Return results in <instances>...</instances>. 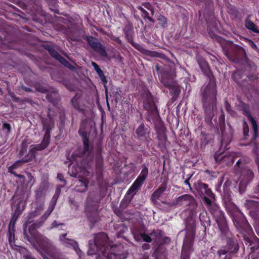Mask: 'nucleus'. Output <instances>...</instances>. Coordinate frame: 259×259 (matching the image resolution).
I'll use <instances>...</instances> for the list:
<instances>
[{
	"label": "nucleus",
	"instance_id": "obj_51",
	"mask_svg": "<svg viewBox=\"0 0 259 259\" xmlns=\"http://www.w3.org/2000/svg\"><path fill=\"white\" fill-rule=\"evenodd\" d=\"M66 121V116L64 111H62L59 115V124L60 126L63 127L65 125Z\"/></svg>",
	"mask_w": 259,
	"mask_h": 259
},
{
	"label": "nucleus",
	"instance_id": "obj_42",
	"mask_svg": "<svg viewBox=\"0 0 259 259\" xmlns=\"http://www.w3.org/2000/svg\"><path fill=\"white\" fill-rule=\"evenodd\" d=\"M168 89L174 98H177L181 92L180 87L175 83H172Z\"/></svg>",
	"mask_w": 259,
	"mask_h": 259
},
{
	"label": "nucleus",
	"instance_id": "obj_5",
	"mask_svg": "<svg viewBox=\"0 0 259 259\" xmlns=\"http://www.w3.org/2000/svg\"><path fill=\"white\" fill-rule=\"evenodd\" d=\"M233 223L246 242L249 243L252 252L259 248V239L254 237L252 240L250 238L252 230L243 214L238 210L236 213L232 215Z\"/></svg>",
	"mask_w": 259,
	"mask_h": 259
},
{
	"label": "nucleus",
	"instance_id": "obj_58",
	"mask_svg": "<svg viewBox=\"0 0 259 259\" xmlns=\"http://www.w3.org/2000/svg\"><path fill=\"white\" fill-rule=\"evenodd\" d=\"M43 193V188L40 187L38 190L35 191V198L38 200L40 199L42 196Z\"/></svg>",
	"mask_w": 259,
	"mask_h": 259
},
{
	"label": "nucleus",
	"instance_id": "obj_49",
	"mask_svg": "<svg viewBox=\"0 0 259 259\" xmlns=\"http://www.w3.org/2000/svg\"><path fill=\"white\" fill-rule=\"evenodd\" d=\"M160 81L161 83L166 88H168L172 83L169 78H165L164 76H161Z\"/></svg>",
	"mask_w": 259,
	"mask_h": 259
},
{
	"label": "nucleus",
	"instance_id": "obj_30",
	"mask_svg": "<svg viewBox=\"0 0 259 259\" xmlns=\"http://www.w3.org/2000/svg\"><path fill=\"white\" fill-rule=\"evenodd\" d=\"M44 207L42 205H39L36 207L33 211L30 212L27 215V220L25 223V225L29 224L33 222V219L39 215L42 211L43 210Z\"/></svg>",
	"mask_w": 259,
	"mask_h": 259
},
{
	"label": "nucleus",
	"instance_id": "obj_9",
	"mask_svg": "<svg viewBox=\"0 0 259 259\" xmlns=\"http://www.w3.org/2000/svg\"><path fill=\"white\" fill-rule=\"evenodd\" d=\"M172 205L176 207L181 206L193 213L197 208L198 203L192 195L184 194L176 198L173 201Z\"/></svg>",
	"mask_w": 259,
	"mask_h": 259
},
{
	"label": "nucleus",
	"instance_id": "obj_12",
	"mask_svg": "<svg viewBox=\"0 0 259 259\" xmlns=\"http://www.w3.org/2000/svg\"><path fill=\"white\" fill-rule=\"evenodd\" d=\"M142 169L140 175L127 190V195L132 194V193L140 189L147 179L148 175V168L145 164L142 165Z\"/></svg>",
	"mask_w": 259,
	"mask_h": 259
},
{
	"label": "nucleus",
	"instance_id": "obj_36",
	"mask_svg": "<svg viewBox=\"0 0 259 259\" xmlns=\"http://www.w3.org/2000/svg\"><path fill=\"white\" fill-rule=\"evenodd\" d=\"M143 7V6L142 5L138 6L137 7V9L141 12V15L142 17L145 20H148L152 23H154L155 22V20L150 16L149 13Z\"/></svg>",
	"mask_w": 259,
	"mask_h": 259
},
{
	"label": "nucleus",
	"instance_id": "obj_38",
	"mask_svg": "<svg viewBox=\"0 0 259 259\" xmlns=\"http://www.w3.org/2000/svg\"><path fill=\"white\" fill-rule=\"evenodd\" d=\"M147 114L146 116V120L151 122L154 121L158 117H159L158 110H147Z\"/></svg>",
	"mask_w": 259,
	"mask_h": 259
},
{
	"label": "nucleus",
	"instance_id": "obj_61",
	"mask_svg": "<svg viewBox=\"0 0 259 259\" xmlns=\"http://www.w3.org/2000/svg\"><path fill=\"white\" fill-rule=\"evenodd\" d=\"M224 106L226 111L229 113H231L233 111L231 109V106L227 100L225 101Z\"/></svg>",
	"mask_w": 259,
	"mask_h": 259
},
{
	"label": "nucleus",
	"instance_id": "obj_43",
	"mask_svg": "<svg viewBox=\"0 0 259 259\" xmlns=\"http://www.w3.org/2000/svg\"><path fill=\"white\" fill-rule=\"evenodd\" d=\"M207 184L203 183L201 181H198L194 185V188L198 192L203 193L205 189L207 188Z\"/></svg>",
	"mask_w": 259,
	"mask_h": 259
},
{
	"label": "nucleus",
	"instance_id": "obj_54",
	"mask_svg": "<svg viewBox=\"0 0 259 259\" xmlns=\"http://www.w3.org/2000/svg\"><path fill=\"white\" fill-rule=\"evenodd\" d=\"M243 132L244 137L246 138V137L248 136L249 127L247 122L245 121H243Z\"/></svg>",
	"mask_w": 259,
	"mask_h": 259
},
{
	"label": "nucleus",
	"instance_id": "obj_15",
	"mask_svg": "<svg viewBox=\"0 0 259 259\" xmlns=\"http://www.w3.org/2000/svg\"><path fill=\"white\" fill-rule=\"evenodd\" d=\"M88 42L89 45L94 51L98 53L101 56L106 57L108 54L105 47L99 42L96 38L92 36L86 35L84 38Z\"/></svg>",
	"mask_w": 259,
	"mask_h": 259
},
{
	"label": "nucleus",
	"instance_id": "obj_47",
	"mask_svg": "<svg viewBox=\"0 0 259 259\" xmlns=\"http://www.w3.org/2000/svg\"><path fill=\"white\" fill-rule=\"evenodd\" d=\"M71 104L77 110H79L80 109V104H79V97L77 96V95H75L72 99H71Z\"/></svg>",
	"mask_w": 259,
	"mask_h": 259
},
{
	"label": "nucleus",
	"instance_id": "obj_50",
	"mask_svg": "<svg viewBox=\"0 0 259 259\" xmlns=\"http://www.w3.org/2000/svg\"><path fill=\"white\" fill-rule=\"evenodd\" d=\"M157 20L159 22V23L162 27H165L167 23V20L165 16L162 15H160L158 16Z\"/></svg>",
	"mask_w": 259,
	"mask_h": 259
},
{
	"label": "nucleus",
	"instance_id": "obj_35",
	"mask_svg": "<svg viewBox=\"0 0 259 259\" xmlns=\"http://www.w3.org/2000/svg\"><path fill=\"white\" fill-rule=\"evenodd\" d=\"M7 39L2 40L0 41V53L1 54H9V52H4L6 49H15L14 47L13 42L12 41H8V43L6 42Z\"/></svg>",
	"mask_w": 259,
	"mask_h": 259
},
{
	"label": "nucleus",
	"instance_id": "obj_28",
	"mask_svg": "<svg viewBox=\"0 0 259 259\" xmlns=\"http://www.w3.org/2000/svg\"><path fill=\"white\" fill-rule=\"evenodd\" d=\"M25 208V205L23 204V203L22 200H20L18 201L16 205V208L14 211V212L13 214L12 217L11 223L13 221L14 223L17 220V219L19 217V216L21 214L22 211L24 210Z\"/></svg>",
	"mask_w": 259,
	"mask_h": 259
},
{
	"label": "nucleus",
	"instance_id": "obj_11",
	"mask_svg": "<svg viewBox=\"0 0 259 259\" xmlns=\"http://www.w3.org/2000/svg\"><path fill=\"white\" fill-rule=\"evenodd\" d=\"M186 235L184 239L182 252L191 253L193 251V246L195 235V227L193 225L187 226Z\"/></svg>",
	"mask_w": 259,
	"mask_h": 259
},
{
	"label": "nucleus",
	"instance_id": "obj_39",
	"mask_svg": "<svg viewBox=\"0 0 259 259\" xmlns=\"http://www.w3.org/2000/svg\"><path fill=\"white\" fill-rule=\"evenodd\" d=\"M146 230V229L144 225L141 226L140 227L136 228L133 232V235L135 240L138 241H140L141 236L139 235L140 234L142 235L143 233H145Z\"/></svg>",
	"mask_w": 259,
	"mask_h": 259
},
{
	"label": "nucleus",
	"instance_id": "obj_34",
	"mask_svg": "<svg viewBox=\"0 0 259 259\" xmlns=\"http://www.w3.org/2000/svg\"><path fill=\"white\" fill-rule=\"evenodd\" d=\"M199 218L201 225L204 227L205 230L207 226H210L211 221L206 211L201 212L199 214Z\"/></svg>",
	"mask_w": 259,
	"mask_h": 259
},
{
	"label": "nucleus",
	"instance_id": "obj_29",
	"mask_svg": "<svg viewBox=\"0 0 259 259\" xmlns=\"http://www.w3.org/2000/svg\"><path fill=\"white\" fill-rule=\"evenodd\" d=\"M30 162V159L27 157V156L23 157L21 159L17 160L12 165H11L8 169V171L9 173L14 175L13 172H16L14 169L19 168L22 163Z\"/></svg>",
	"mask_w": 259,
	"mask_h": 259
},
{
	"label": "nucleus",
	"instance_id": "obj_40",
	"mask_svg": "<svg viewBox=\"0 0 259 259\" xmlns=\"http://www.w3.org/2000/svg\"><path fill=\"white\" fill-rule=\"evenodd\" d=\"M245 27L254 33L259 34V30L255 24L251 20L247 19L245 20Z\"/></svg>",
	"mask_w": 259,
	"mask_h": 259
},
{
	"label": "nucleus",
	"instance_id": "obj_14",
	"mask_svg": "<svg viewBox=\"0 0 259 259\" xmlns=\"http://www.w3.org/2000/svg\"><path fill=\"white\" fill-rule=\"evenodd\" d=\"M135 133L137 136L138 139L146 142L147 146L152 141V139L150 137L151 133L150 127L148 125L145 124L143 122L136 128Z\"/></svg>",
	"mask_w": 259,
	"mask_h": 259
},
{
	"label": "nucleus",
	"instance_id": "obj_46",
	"mask_svg": "<svg viewBox=\"0 0 259 259\" xmlns=\"http://www.w3.org/2000/svg\"><path fill=\"white\" fill-rule=\"evenodd\" d=\"M163 235V232L161 230H153L150 233V235L155 237L156 239H160Z\"/></svg>",
	"mask_w": 259,
	"mask_h": 259
},
{
	"label": "nucleus",
	"instance_id": "obj_20",
	"mask_svg": "<svg viewBox=\"0 0 259 259\" xmlns=\"http://www.w3.org/2000/svg\"><path fill=\"white\" fill-rule=\"evenodd\" d=\"M242 113L244 115L246 116L252 124V128L253 130V135L251 142H253L256 140L258 136V127L257 123L255 119L251 116L248 107L246 105L242 106Z\"/></svg>",
	"mask_w": 259,
	"mask_h": 259
},
{
	"label": "nucleus",
	"instance_id": "obj_32",
	"mask_svg": "<svg viewBox=\"0 0 259 259\" xmlns=\"http://www.w3.org/2000/svg\"><path fill=\"white\" fill-rule=\"evenodd\" d=\"M66 233L61 234L59 236L60 241H62L63 243L66 246H71L75 249L76 247L78 246L77 242L73 239L67 238L66 237Z\"/></svg>",
	"mask_w": 259,
	"mask_h": 259
},
{
	"label": "nucleus",
	"instance_id": "obj_45",
	"mask_svg": "<svg viewBox=\"0 0 259 259\" xmlns=\"http://www.w3.org/2000/svg\"><path fill=\"white\" fill-rule=\"evenodd\" d=\"M57 60H58L64 66L67 67L70 70H74L75 69V67L73 66L67 60H66L61 55L59 57Z\"/></svg>",
	"mask_w": 259,
	"mask_h": 259
},
{
	"label": "nucleus",
	"instance_id": "obj_41",
	"mask_svg": "<svg viewBox=\"0 0 259 259\" xmlns=\"http://www.w3.org/2000/svg\"><path fill=\"white\" fill-rule=\"evenodd\" d=\"M135 192L134 193H133L132 196L129 198L128 197V195H127L126 194V195H127L126 196H125L121 201L120 203V206H119V208L122 210L123 209H125L127 207V206L129 205V204L131 203L132 199L133 198V197L135 194Z\"/></svg>",
	"mask_w": 259,
	"mask_h": 259
},
{
	"label": "nucleus",
	"instance_id": "obj_2",
	"mask_svg": "<svg viewBox=\"0 0 259 259\" xmlns=\"http://www.w3.org/2000/svg\"><path fill=\"white\" fill-rule=\"evenodd\" d=\"M197 63L204 74L209 79V83L202 87L200 92L205 121L208 123L211 122L214 116V110L217 108L218 92L215 79L208 63L204 58H198Z\"/></svg>",
	"mask_w": 259,
	"mask_h": 259
},
{
	"label": "nucleus",
	"instance_id": "obj_52",
	"mask_svg": "<svg viewBox=\"0 0 259 259\" xmlns=\"http://www.w3.org/2000/svg\"><path fill=\"white\" fill-rule=\"evenodd\" d=\"M139 236H141L140 240L142 239L143 240L146 242L150 243L152 241V239L151 237V236L150 235V234L148 235L146 233H143L142 235L140 234Z\"/></svg>",
	"mask_w": 259,
	"mask_h": 259
},
{
	"label": "nucleus",
	"instance_id": "obj_53",
	"mask_svg": "<svg viewBox=\"0 0 259 259\" xmlns=\"http://www.w3.org/2000/svg\"><path fill=\"white\" fill-rule=\"evenodd\" d=\"M244 63H245L252 70H256V66L252 61H250L248 58L247 60L244 61Z\"/></svg>",
	"mask_w": 259,
	"mask_h": 259
},
{
	"label": "nucleus",
	"instance_id": "obj_24",
	"mask_svg": "<svg viewBox=\"0 0 259 259\" xmlns=\"http://www.w3.org/2000/svg\"><path fill=\"white\" fill-rule=\"evenodd\" d=\"M143 107L146 110H157V107L154 101V98L150 92L146 95L143 101Z\"/></svg>",
	"mask_w": 259,
	"mask_h": 259
},
{
	"label": "nucleus",
	"instance_id": "obj_55",
	"mask_svg": "<svg viewBox=\"0 0 259 259\" xmlns=\"http://www.w3.org/2000/svg\"><path fill=\"white\" fill-rule=\"evenodd\" d=\"M56 113L54 110H52L51 108L48 109V117L49 118L54 119V117L56 116Z\"/></svg>",
	"mask_w": 259,
	"mask_h": 259
},
{
	"label": "nucleus",
	"instance_id": "obj_18",
	"mask_svg": "<svg viewBox=\"0 0 259 259\" xmlns=\"http://www.w3.org/2000/svg\"><path fill=\"white\" fill-rule=\"evenodd\" d=\"M81 153L82 152L79 153L78 151H75L72 154L71 158L69 159V160L71 162V163L70 164V165L73 164L74 161L77 163V158H81L85 155V154H84L83 155L81 156ZM80 171L81 167L79 166L78 163H76L74 164L72 166H70L69 167L68 174L71 177L75 178L77 177Z\"/></svg>",
	"mask_w": 259,
	"mask_h": 259
},
{
	"label": "nucleus",
	"instance_id": "obj_10",
	"mask_svg": "<svg viewBox=\"0 0 259 259\" xmlns=\"http://www.w3.org/2000/svg\"><path fill=\"white\" fill-rule=\"evenodd\" d=\"M103 145L102 141L98 140L95 144L93 151V157L95 162L96 172L98 180L103 178V157L102 156Z\"/></svg>",
	"mask_w": 259,
	"mask_h": 259
},
{
	"label": "nucleus",
	"instance_id": "obj_8",
	"mask_svg": "<svg viewBox=\"0 0 259 259\" xmlns=\"http://www.w3.org/2000/svg\"><path fill=\"white\" fill-rule=\"evenodd\" d=\"M246 162V158L242 157L237 161L234 166L235 172L240 173L239 185V190L240 193H242L245 191L246 187L252 180L254 177V174L252 170L245 166Z\"/></svg>",
	"mask_w": 259,
	"mask_h": 259
},
{
	"label": "nucleus",
	"instance_id": "obj_26",
	"mask_svg": "<svg viewBox=\"0 0 259 259\" xmlns=\"http://www.w3.org/2000/svg\"><path fill=\"white\" fill-rule=\"evenodd\" d=\"M92 65L94 67V69L97 73L98 75H99V77L100 78V79L103 83L104 87L105 89V94L106 97V99L107 100V95H108V90L107 89V85L106 84L107 83V80L106 79V76H105L103 71L102 70V69L100 68L99 66L94 62H92Z\"/></svg>",
	"mask_w": 259,
	"mask_h": 259
},
{
	"label": "nucleus",
	"instance_id": "obj_4",
	"mask_svg": "<svg viewBox=\"0 0 259 259\" xmlns=\"http://www.w3.org/2000/svg\"><path fill=\"white\" fill-rule=\"evenodd\" d=\"M106 193L107 189L101 187L88 192L85 201V211L88 219L93 224H95L99 220V204Z\"/></svg>",
	"mask_w": 259,
	"mask_h": 259
},
{
	"label": "nucleus",
	"instance_id": "obj_13",
	"mask_svg": "<svg viewBox=\"0 0 259 259\" xmlns=\"http://www.w3.org/2000/svg\"><path fill=\"white\" fill-rule=\"evenodd\" d=\"M50 143V138L44 135L40 144L31 145L29 148V153L26 155L30 161L35 159L36 151L45 149L49 146Z\"/></svg>",
	"mask_w": 259,
	"mask_h": 259
},
{
	"label": "nucleus",
	"instance_id": "obj_31",
	"mask_svg": "<svg viewBox=\"0 0 259 259\" xmlns=\"http://www.w3.org/2000/svg\"><path fill=\"white\" fill-rule=\"evenodd\" d=\"M46 97L47 100L54 105L58 104L60 101L59 94L56 91L48 93Z\"/></svg>",
	"mask_w": 259,
	"mask_h": 259
},
{
	"label": "nucleus",
	"instance_id": "obj_62",
	"mask_svg": "<svg viewBox=\"0 0 259 259\" xmlns=\"http://www.w3.org/2000/svg\"><path fill=\"white\" fill-rule=\"evenodd\" d=\"M26 174L28 179V183L31 184V186L33 185L35 182L33 176L30 172H27Z\"/></svg>",
	"mask_w": 259,
	"mask_h": 259
},
{
	"label": "nucleus",
	"instance_id": "obj_56",
	"mask_svg": "<svg viewBox=\"0 0 259 259\" xmlns=\"http://www.w3.org/2000/svg\"><path fill=\"white\" fill-rule=\"evenodd\" d=\"M247 78L249 80L251 81H255L258 78V74L255 73H250L248 74L247 76Z\"/></svg>",
	"mask_w": 259,
	"mask_h": 259
},
{
	"label": "nucleus",
	"instance_id": "obj_21",
	"mask_svg": "<svg viewBox=\"0 0 259 259\" xmlns=\"http://www.w3.org/2000/svg\"><path fill=\"white\" fill-rule=\"evenodd\" d=\"M167 188V182L166 181L163 182L158 189L152 193L151 197V200L154 205H156L159 204L158 200L166 191Z\"/></svg>",
	"mask_w": 259,
	"mask_h": 259
},
{
	"label": "nucleus",
	"instance_id": "obj_27",
	"mask_svg": "<svg viewBox=\"0 0 259 259\" xmlns=\"http://www.w3.org/2000/svg\"><path fill=\"white\" fill-rule=\"evenodd\" d=\"M43 129L45 130V136L50 138V133L54 125V119L44 118L42 119Z\"/></svg>",
	"mask_w": 259,
	"mask_h": 259
},
{
	"label": "nucleus",
	"instance_id": "obj_23",
	"mask_svg": "<svg viewBox=\"0 0 259 259\" xmlns=\"http://www.w3.org/2000/svg\"><path fill=\"white\" fill-rule=\"evenodd\" d=\"M54 208L49 206L47 210L44 212V214L41 216L38 220L32 223L30 226V228H39L41 227L45 221L47 220L48 217L51 214Z\"/></svg>",
	"mask_w": 259,
	"mask_h": 259
},
{
	"label": "nucleus",
	"instance_id": "obj_57",
	"mask_svg": "<svg viewBox=\"0 0 259 259\" xmlns=\"http://www.w3.org/2000/svg\"><path fill=\"white\" fill-rule=\"evenodd\" d=\"M221 114L219 117V121L220 124H224L225 120V113L223 111V109H221Z\"/></svg>",
	"mask_w": 259,
	"mask_h": 259
},
{
	"label": "nucleus",
	"instance_id": "obj_64",
	"mask_svg": "<svg viewBox=\"0 0 259 259\" xmlns=\"http://www.w3.org/2000/svg\"><path fill=\"white\" fill-rule=\"evenodd\" d=\"M57 178L58 180H59L61 182L63 183V185H62V187H64L66 185V182L64 178L63 175L61 173H58L57 174Z\"/></svg>",
	"mask_w": 259,
	"mask_h": 259
},
{
	"label": "nucleus",
	"instance_id": "obj_19",
	"mask_svg": "<svg viewBox=\"0 0 259 259\" xmlns=\"http://www.w3.org/2000/svg\"><path fill=\"white\" fill-rule=\"evenodd\" d=\"M166 130V127L162 123L156 127L158 146L160 148H165L168 142Z\"/></svg>",
	"mask_w": 259,
	"mask_h": 259
},
{
	"label": "nucleus",
	"instance_id": "obj_60",
	"mask_svg": "<svg viewBox=\"0 0 259 259\" xmlns=\"http://www.w3.org/2000/svg\"><path fill=\"white\" fill-rule=\"evenodd\" d=\"M50 55L57 60L59 57L61 56L54 49H53L50 52H49Z\"/></svg>",
	"mask_w": 259,
	"mask_h": 259
},
{
	"label": "nucleus",
	"instance_id": "obj_7",
	"mask_svg": "<svg viewBox=\"0 0 259 259\" xmlns=\"http://www.w3.org/2000/svg\"><path fill=\"white\" fill-rule=\"evenodd\" d=\"M221 46L224 55L230 61L242 64L247 60L246 51L242 47L230 42L223 43Z\"/></svg>",
	"mask_w": 259,
	"mask_h": 259
},
{
	"label": "nucleus",
	"instance_id": "obj_59",
	"mask_svg": "<svg viewBox=\"0 0 259 259\" xmlns=\"http://www.w3.org/2000/svg\"><path fill=\"white\" fill-rule=\"evenodd\" d=\"M232 77L233 79L237 83L240 84V81L239 80L240 74L238 72H234L233 73L232 75Z\"/></svg>",
	"mask_w": 259,
	"mask_h": 259
},
{
	"label": "nucleus",
	"instance_id": "obj_25",
	"mask_svg": "<svg viewBox=\"0 0 259 259\" xmlns=\"http://www.w3.org/2000/svg\"><path fill=\"white\" fill-rule=\"evenodd\" d=\"M89 183V181L84 178L77 180L74 182V191L79 193L85 192L88 189Z\"/></svg>",
	"mask_w": 259,
	"mask_h": 259
},
{
	"label": "nucleus",
	"instance_id": "obj_37",
	"mask_svg": "<svg viewBox=\"0 0 259 259\" xmlns=\"http://www.w3.org/2000/svg\"><path fill=\"white\" fill-rule=\"evenodd\" d=\"M49 9L52 12L55 14H59V6L58 5V0H46Z\"/></svg>",
	"mask_w": 259,
	"mask_h": 259
},
{
	"label": "nucleus",
	"instance_id": "obj_6",
	"mask_svg": "<svg viewBox=\"0 0 259 259\" xmlns=\"http://www.w3.org/2000/svg\"><path fill=\"white\" fill-rule=\"evenodd\" d=\"M37 229L29 227L28 234L26 232V227L24 226V238H26L37 250L49 254L53 249L54 246L48 238L38 233L37 231Z\"/></svg>",
	"mask_w": 259,
	"mask_h": 259
},
{
	"label": "nucleus",
	"instance_id": "obj_17",
	"mask_svg": "<svg viewBox=\"0 0 259 259\" xmlns=\"http://www.w3.org/2000/svg\"><path fill=\"white\" fill-rule=\"evenodd\" d=\"M87 123L82 122L79 126L78 133L79 135L81 137L83 145V149L81 153V156L86 153H90V145H89V133H87L86 131Z\"/></svg>",
	"mask_w": 259,
	"mask_h": 259
},
{
	"label": "nucleus",
	"instance_id": "obj_63",
	"mask_svg": "<svg viewBox=\"0 0 259 259\" xmlns=\"http://www.w3.org/2000/svg\"><path fill=\"white\" fill-rule=\"evenodd\" d=\"M14 176L20 179V181L22 184H24L25 182V177L21 174H18L16 172H13Z\"/></svg>",
	"mask_w": 259,
	"mask_h": 259
},
{
	"label": "nucleus",
	"instance_id": "obj_48",
	"mask_svg": "<svg viewBox=\"0 0 259 259\" xmlns=\"http://www.w3.org/2000/svg\"><path fill=\"white\" fill-rule=\"evenodd\" d=\"M142 6L150 11L151 17H152L155 14L154 7L149 2H143L142 3Z\"/></svg>",
	"mask_w": 259,
	"mask_h": 259
},
{
	"label": "nucleus",
	"instance_id": "obj_16",
	"mask_svg": "<svg viewBox=\"0 0 259 259\" xmlns=\"http://www.w3.org/2000/svg\"><path fill=\"white\" fill-rule=\"evenodd\" d=\"M213 157L217 164H222L224 166L231 165L235 160L233 155L229 152L221 153L217 151L214 153Z\"/></svg>",
	"mask_w": 259,
	"mask_h": 259
},
{
	"label": "nucleus",
	"instance_id": "obj_33",
	"mask_svg": "<svg viewBox=\"0 0 259 259\" xmlns=\"http://www.w3.org/2000/svg\"><path fill=\"white\" fill-rule=\"evenodd\" d=\"M123 33L128 41H132L134 38V30L131 24H126L123 28Z\"/></svg>",
	"mask_w": 259,
	"mask_h": 259
},
{
	"label": "nucleus",
	"instance_id": "obj_3",
	"mask_svg": "<svg viewBox=\"0 0 259 259\" xmlns=\"http://www.w3.org/2000/svg\"><path fill=\"white\" fill-rule=\"evenodd\" d=\"M94 244L96 250L91 248L89 251L90 253L100 254L101 253L103 259H125V254L120 253L118 248L120 247L117 245H111L108 242V236L104 232H100L96 234L94 238Z\"/></svg>",
	"mask_w": 259,
	"mask_h": 259
},
{
	"label": "nucleus",
	"instance_id": "obj_44",
	"mask_svg": "<svg viewBox=\"0 0 259 259\" xmlns=\"http://www.w3.org/2000/svg\"><path fill=\"white\" fill-rule=\"evenodd\" d=\"M11 223H10V224L9 225V229H8V231L7 233V235H8V239H9V241L10 243H11L13 241H13H14V240H15L14 226H15V223H13V225L12 228H11Z\"/></svg>",
	"mask_w": 259,
	"mask_h": 259
},
{
	"label": "nucleus",
	"instance_id": "obj_22",
	"mask_svg": "<svg viewBox=\"0 0 259 259\" xmlns=\"http://www.w3.org/2000/svg\"><path fill=\"white\" fill-rule=\"evenodd\" d=\"M16 1L18 6L23 10L28 8L37 9L40 5V0H25L26 4L20 0Z\"/></svg>",
	"mask_w": 259,
	"mask_h": 259
},
{
	"label": "nucleus",
	"instance_id": "obj_1",
	"mask_svg": "<svg viewBox=\"0 0 259 259\" xmlns=\"http://www.w3.org/2000/svg\"><path fill=\"white\" fill-rule=\"evenodd\" d=\"M203 192L205 195L202 198L203 203L217 224L222 239L226 243L225 246L218 250V259H233L240 248L238 240L230 231L225 213L216 203L215 194L208 188V185Z\"/></svg>",
	"mask_w": 259,
	"mask_h": 259
}]
</instances>
